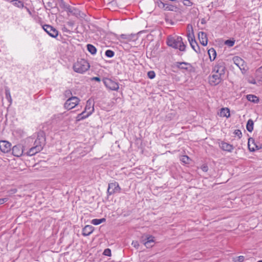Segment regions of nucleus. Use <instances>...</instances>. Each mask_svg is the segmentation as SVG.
I'll use <instances>...</instances> for the list:
<instances>
[{"instance_id":"nucleus-1","label":"nucleus","mask_w":262,"mask_h":262,"mask_svg":"<svg viewBox=\"0 0 262 262\" xmlns=\"http://www.w3.org/2000/svg\"><path fill=\"white\" fill-rule=\"evenodd\" d=\"M167 45L173 48L179 49L181 51H185L186 46L180 36H169L167 39Z\"/></svg>"},{"instance_id":"nucleus-2","label":"nucleus","mask_w":262,"mask_h":262,"mask_svg":"<svg viewBox=\"0 0 262 262\" xmlns=\"http://www.w3.org/2000/svg\"><path fill=\"white\" fill-rule=\"evenodd\" d=\"M74 71L78 73H83L90 68L89 63L85 59L78 60L73 66Z\"/></svg>"},{"instance_id":"nucleus-3","label":"nucleus","mask_w":262,"mask_h":262,"mask_svg":"<svg viewBox=\"0 0 262 262\" xmlns=\"http://www.w3.org/2000/svg\"><path fill=\"white\" fill-rule=\"evenodd\" d=\"M140 242L147 248H151L155 243V237L152 235L145 234L141 237Z\"/></svg>"},{"instance_id":"nucleus-4","label":"nucleus","mask_w":262,"mask_h":262,"mask_svg":"<svg viewBox=\"0 0 262 262\" xmlns=\"http://www.w3.org/2000/svg\"><path fill=\"white\" fill-rule=\"evenodd\" d=\"M226 67L223 61H219L213 67L212 73H215L222 77L225 76Z\"/></svg>"},{"instance_id":"nucleus-5","label":"nucleus","mask_w":262,"mask_h":262,"mask_svg":"<svg viewBox=\"0 0 262 262\" xmlns=\"http://www.w3.org/2000/svg\"><path fill=\"white\" fill-rule=\"evenodd\" d=\"M103 81L105 86L110 90L118 91L119 88L118 83L111 79L105 78Z\"/></svg>"},{"instance_id":"nucleus-6","label":"nucleus","mask_w":262,"mask_h":262,"mask_svg":"<svg viewBox=\"0 0 262 262\" xmlns=\"http://www.w3.org/2000/svg\"><path fill=\"white\" fill-rule=\"evenodd\" d=\"M79 99L77 97L69 98L64 103V107L67 110H71L78 105Z\"/></svg>"},{"instance_id":"nucleus-7","label":"nucleus","mask_w":262,"mask_h":262,"mask_svg":"<svg viewBox=\"0 0 262 262\" xmlns=\"http://www.w3.org/2000/svg\"><path fill=\"white\" fill-rule=\"evenodd\" d=\"M121 190V189L118 182H114L108 184L107 193L109 195L120 193Z\"/></svg>"},{"instance_id":"nucleus-8","label":"nucleus","mask_w":262,"mask_h":262,"mask_svg":"<svg viewBox=\"0 0 262 262\" xmlns=\"http://www.w3.org/2000/svg\"><path fill=\"white\" fill-rule=\"evenodd\" d=\"M176 67L180 70H184L186 71L192 72L194 71V67L188 62H177Z\"/></svg>"},{"instance_id":"nucleus-9","label":"nucleus","mask_w":262,"mask_h":262,"mask_svg":"<svg viewBox=\"0 0 262 262\" xmlns=\"http://www.w3.org/2000/svg\"><path fill=\"white\" fill-rule=\"evenodd\" d=\"M212 73V75L209 77V83L212 85H216L223 80L224 77L215 73Z\"/></svg>"},{"instance_id":"nucleus-10","label":"nucleus","mask_w":262,"mask_h":262,"mask_svg":"<svg viewBox=\"0 0 262 262\" xmlns=\"http://www.w3.org/2000/svg\"><path fill=\"white\" fill-rule=\"evenodd\" d=\"M42 28L50 36L55 38L58 35V32L57 30L54 28L52 26L48 25H45L42 26Z\"/></svg>"},{"instance_id":"nucleus-11","label":"nucleus","mask_w":262,"mask_h":262,"mask_svg":"<svg viewBox=\"0 0 262 262\" xmlns=\"http://www.w3.org/2000/svg\"><path fill=\"white\" fill-rule=\"evenodd\" d=\"M11 144L7 141H0V149L4 153H8L11 150Z\"/></svg>"},{"instance_id":"nucleus-12","label":"nucleus","mask_w":262,"mask_h":262,"mask_svg":"<svg viewBox=\"0 0 262 262\" xmlns=\"http://www.w3.org/2000/svg\"><path fill=\"white\" fill-rule=\"evenodd\" d=\"M94 111V103L90 99L86 101V105L84 108L85 114L88 115V117L90 116Z\"/></svg>"},{"instance_id":"nucleus-13","label":"nucleus","mask_w":262,"mask_h":262,"mask_svg":"<svg viewBox=\"0 0 262 262\" xmlns=\"http://www.w3.org/2000/svg\"><path fill=\"white\" fill-rule=\"evenodd\" d=\"M23 152V147L20 145H15L12 148V153L15 157H20Z\"/></svg>"},{"instance_id":"nucleus-14","label":"nucleus","mask_w":262,"mask_h":262,"mask_svg":"<svg viewBox=\"0 0 262 262\" xmlns=\"http://www.w3.org/2000/svg\"><path fill=\"white\" fill-rule=\"evenodd\" d=\"M45 144V138L42 135H38L37 139L35 140L34 146H39L41 147V149H43V147Z\"/></svg>"},{"instance_id":"nucleus-15","label":"nucleus","mask_w":262,"mask_h":262,"mask_svg":"<svg viewBox=\"0 0 262 262\" xmlns=\"http://www.w3.org/2000/svg\"><path fill=\"white\" fill-rule=\"evenodd\" d=\"M198 37L200 43L204 46H206L208 43V38L206 33L201 31L198 33Z\"/></svg>"},{"instance_id":"nucleus-16","label":"nucleus","mask_w":262,"mask_h":262,"mask_svg":"<svg viewBox=\"0 0 262 262\" xmlns=\"http://www.w3.org/2000/svg\"><path fill=\"white\" fill-rule=\"evenodd\" d=\"M233 61L241 70H244V61L240 57L235 56L233 58Z\"/></svg>"},{"instance_id":"nucleus-17","label":"nucleus","mask_w":262,"mask_h":262,"mask_svg":"<svg viewBox=\"0 0 262 262\" xmlns=\"http://www.w3.org/2000/svg\"><path fill=\"white\" fill-rule=\"evenodd\" d=\"M191 35V36H189V38H188V40L189 42V43L191 48L194 50V51L198 53V49L199 50V47L195 39L194 36H193L192 35Z\"/></svg>"},{"instance_id":"nucleus-18","label":"nucleus","mask_w":262,"mask_h":262,"mask_svg":"<svg viewBox=\"0 0 262 262\" xmlns=\"http://www.w3.org/2000/svg\"><path fill=\"white\" fill-rule=\"evenodd\" d=\"M42 149H41V147L39 146H33L31 148H30L28 151L26 153L27 156H32L35 155L36 154L40 152Z\"/></svg>"},{"instance_id":"nucleus-19","label":"nucleus","mask_w":262,"mask_h":262,"mask_svg":"<svg viewBox=\"0 0 262 262\" xmlns=\"http://www.w3.org/2000/svg\"><path fill=\"white\" fill-rule=\"evenodd\" d=\"M94 231V227L91 225H86L82 229V235L84 236L90 235Z\"/></svg>"},{"instance_id":"nucleus-20","label":"nucleus","mask_w":262,"mask_h":262,"mask_svg":"<svg viewBox=\"0 0 262 262\" xmlns=\"http://www.w3.org/2000/svg\"><path fill=\"white\" fill-rule=\"evenodd\" d=\"M248 148L251 151H254L256 149H258V146L255 144L254 140L252 138H250L248 141Z\"/></svg>"},{"instance_id":"nucleus-21","label":"nucleus","mask_w":262,"mask_h":262,"mask_svg":"<svg viewBox=\"0 0 262 262\" xmlns=\"http://www.w3.org/2000/svg\"><path fill=\"white\" fill-rule=\"evenodd\" d=\"M220 146L221 148L225 151L231 152L233 149V147L232 145L226 142H222Z\"/></svg>"},{"instance_id":"nucleus-22","label":"nucleus","mask_w":262,"mask_h":262,"mask_svg":"<svg viewBox=\"0 0 262 262\" xmlns=\"http://www.w3.org/2000/svg\"><path fill=\"white\" fill-rule=\"evenodd\" d=\"M44 4L45 5V7L49 9L55 8L57 5L54 0H48L46 3H44Z\"/></svg>"},{"instance_id":"nucleus-23","label":"nucleus","mask_w":262,"mask_h":262,"mask_svg":"<svg viewBox=\"0 0 262 262\" xmlns=\"http://www.w3.org/2000/svg\"><path fill=\"white\" fill-rule=\"evenodd\" d=\"M208 53L211 61H213L215 59L216 53L213 48H210L208 51Z\"/></svg>"},{"instance_id":"nucleus-24","label":"nucleus","mask_w":262,"mask_h":262,"mask_svg":"<svg viewBox=\"0 0 262 262\" xmlns=\"http://www.w3.org/2000/svg\"><path fill=\"white\" fill-rule=\"evenodd\" d=\"M247 100L253 103H258L259 102V99L257 97L254 95H247L246 96Z\"/></svg>"},{"instance_id":"nucleus-25","label":"nucleus","mask_w":262,"mask_h":262,"mask_svg":"<svg viewBox=\"0 0 262 262\" xmlns=\"http://www.w3.org/2000/svg\"><path fill=\"white\" fill-rule=\"evenodd\" d=\"M220 116L221 117H229L230 116V111L229 108L227 107L222 108L220 112Z\"/></svg>"},{"instance_id":"nucleus-26","label":"nucleus","mask_w":262,"mask_h":262,"mask_svg":"<svg viewBox=\"0 0 262 262\" xmlns=\"http://www.w3.org/2000/svg\"><path fill=\"white\" fill-rule=\"evenodd\" d=\"M86 46L88 51L92 55H95L96 53L97 49L95 46L91 44H88Z\"/></svg>"},{"instance_id":"nucleus-27","label":"nucleus","mask_w":262,"mask_h":262,"mask_svg":"<svg viewBox=\"0 0 262 262\" xmlns=\"http://www.w3.org/2000/svg\"><path fill=\"white\" fill-rule=\"evenodd\" d=\"M254 123L252 119H249L247 123L246 128L248 132H252L253 130Z\"/></svg>"},{"instance_id":"nucleus-28","label":"nucleus","mask_w":262,"mask_h":262,"mask_svg":"<svg viewBox=\"0 0 262 262\" xmlns=\"http://www.w3.org/2000/svg\"><path fill=\"white\" fill-rule=\"evenodd\" d=\"M191 35H192L193 36H194V32L193 30L192 26L191 24H188L187 26V37L189 38V36Z\"/></svg>"},{"instance_id":"nucleus-29","label":"nucleus","mask_w":262,"mask_h":262,"mask_svg":"<svg viewBox=\"0 0 262 262\" xmlns=\"http://www.w3.org/2000/svg\"><path fill=\"white\" fill-rule=\"evenodd\" d=\"M105 220H106L104 218H102L100 219H95L92 220L91 223L94 225H98L101 224L102 223L104 222Z\"/></svg>"},{"instance_id":"nucleus-30","label":"nucleus","mask_w":262,"mask_h":262,"mask_svg":"<svg viewBox=\"0 0 262 262\" xmlns=\"http://www.w3.org/2000/svg\"><path fill=\"white\" fill-rule=\"evenodd\" d=\"M13 5L18 8H23L24 7V3L22 1L19 0L12 1Z\"/></svg>"},{"instance_id":"nucleus-31","label":"nucleus","mask_w":262,"mask_h":262,"mask_svg":"<svg viewBox=\"0 0 262 262\" xmlns=\"http://www.w3.org/2000/svg\"><path fill=\"white\" fill-rule=\"evenodd\" d=\"M177 9V7L176 6L168 4H166L164 10L176 11Z\"/></svg>"},{"instance_id":"nucleus-32","label":"nucleus","mask_w":262,"mask_h":262,"mask_svg":"<svg viewBox=\"0 0 262 262\" xmlns=\"http://www.w3.org/2000/svg\"><path fill=\"white\" fill-rule=\"evenodd\" d=\"M135 36V35L134 34H129V35H126V34H121L120 35V37L122 39H125L127 41H130L133 37Z\"/></svg>"},{"instance_id":"nucleus-33","label":"nucleus","mask_w":262,"mask_h":262,"mask_svg":"<svg viewBox=\"0 0 262 262\" xmlns=\"http://www.w3.org/2000/svg\"><path fill=\"white\" fill-rule=\"evenodd\" d=\"M88 117V115L85 114V112H82L81 113L78 115L77 117V120L80 121L81 120L84 119Z\"/></svg>"},{"instance_id":"nucleus-34","label":"nucleus","mask_w":262,"mask_h":262,"mask_svg":"<svg viewBox=\"0 0 262 262\" xmlns=\"http://www.w3.org/2000/svg\"><path fill=\"white\" fill-rule=\"evenodd\" d=\"M181 161L185 164H189L190 161V159L188 156L184 155L181 157Z\"/></svg>"},{"instance_id":"nucleus-35","label":"nucleus","mask_w":262,"mask_h":262,"mask_svg":"<svg viewBox=\"0 0 262 262\" xmlns=\"http://www.w3.org/2000/svg\"><path fill=\"white\" fill-rule=\"evenodd\" d=\"M105 55L107 57L111 58L114 56L115 53L111 50H107L105 52Z\"/></svg>"},{"instance_id":"nucleus-36","label":"nucleus","mask_w":262,"mask_h":262,"mask_svg":"<svg viewBox=\"0 0 262 262\" xmlns=\"http://www.w3.org/2000/svg\"><path fill=\"white\" fill-rule=\"evenodd\" d=\"M157 5L159 8L163 9L164 10L165 9L166 4L164 3L162 1H159L157 2Z\"/></svg>"},{"instance_id":"nucleus-37","label":"nucleus","mask_w":262,"mask_h":262,"mask_svg":"<svg viewBox=\"0 0 262 262\" xmlns=\"http://www.w3.org/2000/svg\"><path fill=\"white\" fill-rule=\"evenodd\" d=\"M147 75L150 79H153L156 76L155 72L152 71L148 72L147 73Z\"/></svg>"},{"instance_id":"nucleus-38","label":"nucleus","mask_w":262,"mask_h":262,"mask_svg":"<svg viewBox=\"0 0 262 262\" xmlns=\"http://www.w3.org/2000/svg\"><path fill=\"white\" fill-rule=\"evenodd\" d=\"M103 254L104 255H106V256H110L111 255V251L110 249L107 248V249H106L104 250V251H103Z\"/></svg>"},{"instance_id":"nucleus-39","label":"nucleus","mask_w":262,"mask_h":262,"mask_svg":"<svg viewBox=\"0 0 262 262\" xmlns=\"http://www.w3.org/2000/svg\"><path fill=\"white\" fill-rule=\"evenodd\" d=\"M225 43L226 45L228 46L229 47H232L234 44V41H232L231 40H227Z\"/></svg>"},{"instance_id":"nucleus-40","label":"nucleus","mask_w":262,"mask_h":262,"mask_svg":"<svg viewBox=\"0 0 262 262\" xmlns=\"http://www.w3.org/2000/svg\"><path fill=\"white\" fill-rule=\"evenodd\" d=\"M17 191V190L16 188H12L8 191V193L10 195H12L16 193Z\"/></svg>"},{"instance_id":"nucleus-41","label":"nucleus","mask_w":262,"mask_h":262,"mask_svg":"<svg viewBox=\"0 0 262 262\" xmlns=\"http://www.w3.org/2000/svg\"><path fill=\"white\" fill-rule=\"evenodd\" d=\"M183 4L186 6H191L192 5V3L190 0H184Z\"/></svg>"},{"instance_id":"nucleus-42","label":"nucleus","mask_w":262,"mask_h":262,"mask_svg":"<svg viewBox=\"0 0 262 262\" xmlns=\"http://www.w3.org/2000/svg\"><path fill=\"white\" fill-rule=\"evenodd\" d=\"M234 134L240 138L242 137V132L239 129H236L234 132Z\"/></svg>"},{"instance_id":"nucleus-43","label":"nucleus","mask_w":262,"mask_h":262,"mask_svg":"<svg viewBox=\"0 0 262 262\" xmlns=\"http://www.w3.org/2000/svg\"><path fill=\"white\" fill-rule=\"evenodd\" d=\"M132 245L133 246H134L136 249H138L139 247V244L138 241H133L132 242Z\"/></svg>"},{"instance_id":"nucleus-44","label":"nucleus","mask_w":262,"mask_h":262,"mask_svg":"<svg viewBox=\"0 0 262 262\" xmlns=\"http://www.w3.org/2000/svg\"><path fill=\"white\" fill-rule=\"evenodd\" d=\"M6 96L7 99H10V101L11 100L10 93L9 90L6 91Z\"/></svg>"},{"instance_id":"nucleus-45","label":"nucleus","mask_w":262,"mask_h":262,"mask_svg":"<svg viewBox=\"0 0 262 262\" xmlns=\"http://www.w3.org/2000/svg\"><path fill=\"white\" fill-rule=\"evenodd\" d=\"M8 200V199L7 198H3V199H0V205L3 204L5 202H7Z\"/></svg>"},{"instance_id":"nucleus-46","label":"nucleus","mask_w":262,"mask_h":262,"mask_svg":"<svg viewBox=\"0 0 262 262\" xmlns=\"http://www.w3.org/2000/svg\"><path fill=\"white\" fill-rule=\"evenodd\" d=\"M237 261L238 262H242L244 260V257L243 256H239L237 257Z\"/></svg>"},{"instance_id":"nucleus-47","label":"nucleus","mask_w":262,"mask_h":262,"mask_svg":"<svg viewBox=\"0 0 262 262\" xmlns=\"http://www.w3.org/2000/svg\"><path fill=\"white\" fill-rule=\"evenodd\" d=\"M25 9H26L27 11L28 12V13H29V14L31 16H33V14H32V13L31 12V11L30 10V9L27 8V7H25Z\"/></svg>"},{"instance_id":"nucleus-48","label":"nucleus","mask_w":262,"mask_h":262,"mask_svg":"<svg viewBox=\"0 0 262 262\" xmlns=\"http://www.w3.org/2000/svg\"><path fill=\"white\" fill-rule=\"evenodd\" d=\"M93 80L97 81H100V78L98 77H94L92 78Z\"/></svg>"},{"instance_id":"nucleus-49","label":"nucleus","mask_w":262,"mask_h":262,"mask_svg":"<svg viewBox=\"0 0 262 262\" xmlns=\"http://www.w3.org/2000/svg\"><path fill=\"white\" fill-rule=\"evenodd\" d=\"M70 94H72V93L71 92L70 90H67L65 92V95L67 96V95H69Z\"/></svg>"},{"instance_id":"nucleus-50","label":"nucleus","mask_w":262,"mask_h":262,"mask_svg":"<svg viewBox=\"0 0 262 262\" xmlns=\"http://www.w3.org/2000/svg\"><path fill=\"white\" fill-rule=\"evenodd\" d=\"M67 24L69 26H71V27H72L74 25V23L73 21H68L67 23Z\"/></svg>"},{"instance_id":"nucleus-51","label":"nucleus","mask_w":262,"mask_h":262,"mask_svg":"<svg viewBox=\"0 0 262 262\" xmlns=\"http://www.w3.org/2000/svg\"><path fill=\"white\" fill-rule=\"evenodd\" d=\"M68 11L69 12H70L71 13H73V10H72V9L71 8H70V7H69L68 8Z\"/></svg>"},{"instance_id":"nucleus-52","label":"nucleus","mask_w":262,"mask_h":262,"mask_svg":"<svg viewBox=\"0 0 262 262\" xmlns=\"http://www.w3.org/2000/svg\"><path fill=\"white\" fill-rule=\"evenodd\" d=\"M201 23H202V24H205V23H206V21H205V19H204V18H203V19L201 20Z\"/></svg>"},{"instance_id":"nucleus-53","label":"nucleus","mask_w":262,"mask_h":262,"mask_svg":"<svg viewBox=\"0 0 262 262\" xmlns=\"http://www.w3.org/2000/svg\"><path fill=\"white\" fill-rule=\"evenodd\" d=\"M203 171H207V167H204L203 168Z\"/></svg>"},{"instance_id":"nucleus-54","label":"nucleus","mask_w":262,"mask_h":262,"mask_svg":"<svg viewBox=\"0 0 262 262\" xmlns=\"http://www.w3.org/2000/svg\"><path fill=\"white\" fill-rule=\"evenodd\" d=\"M258 70L260 71V72H261L262 71V66L258 69Z\"/></svg>"},{"instance_id":"nucleus-55","label":"nucleus","mask_w":262,"mask_h":262,"mask_svg":"<svg viewBox=\"0 0 262 262\" xmlns=\"http://www.w3.org/2000/svg\"><path fill=\"white\" fill-rule=\"evenodd\" d=\"M257 262H262V260H258Z\"/></svg>"},{"instance_id":"nucleus-56","label":"nucleus","mask_w":262,"mask_h":262,"mask_svg":"<svg viewBox=\"0 0 262 262\" xmlns=\"http://www.w3.org/2000/svg\"><path fill=\"white\" fill-rule=\"evenodd\" d=\"M261 81H262V77H261Z\"/></svg>"}]
</instances>
